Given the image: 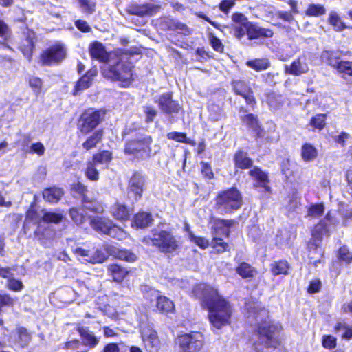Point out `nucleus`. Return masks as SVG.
I'll return each instance as SVG.
<instances>
[{
  "label": "nucleus",
  "mask_w": 352,
  "mask_h": 352,
  "mask_svg": "<svg viewBox=\"0 0 352 352\" xmlns=\"http://www.w3.org/2000/svg\"><path fill=\"white\" fill-rule=\"evenodd\" d=\"M64 193L63 188L52 186L43 189L42 197L46 202L54 204H57L62 199Z\"/></svg>",
  "instance_id": "nucleus-28"
},
{
  "label": "nucleus",
  "mask_w": 352,
  "mask_h": 352,
  "mask_svg": "<svg viewBox=\"0 0 352 352\" xmlns=\"http://www.w3.org/2000/svg\"><path fill=\"white\" fill-rule=\"evenodd\" d=\"M90 57L93 60L106 63L109 60V54L106 51L104 45L98 41L91 42L89 47Z\"/></svg>",
  "instance_id": "nucleus-24"
},
{
  "label": "nucleus",
  "mask_w": 352,
  "mask_h": 352,
  "mask_svg": "<svg viewBox=\"0 0 352 352\" xmlns=\"http://www.w3.org/2000/svg\"><path fill=\"white\" fill-rule=\"evenodd\" d=\"M336 70L340 74L352 76V61L342 60Z\"/></svg>",
  "instance_id": "nucleus-58"
},
{
  "label": "nucleus",
  "mask_w": 352,
  "mask_h": 352,
  "mask_svg": "<svg viewBox=\"0 0 352 352\" xmlns=\"http://www.w3.org/2000/svg\"><path fill=\"white\" fill-rule=\"evenodd\" d=\"M241 96L244 98L248 106H250L252 109L255 107L256 104V100L254 94V91L252 88Z\"/></svg>",
  "instance_id": "nucleus-64"
},
{
  "label": "nucleus",
  "mask_w": 352,
  "mask_h": 352,
  "mask_svg": "<svg viewBox=\"0 0 352 352\" xmlns=\"http://www.w3.org/2000/svg\"><path fill=\"white\" fill-rule=\"evenodd\" d=\"M106 111L103 109L87 108L79 116L76 122L77 130L82 135H88L102 123Z\"/></svg>",
  "instance_id": "nucleus-7"
},
{
  "label": "nucleus",
  "mask_w": 352,
  "mask_h": 352,
  "mask_svg": "<svg viewBox=\"0 0 352 352\" xmlns=\"http://www.w3.org/2000/svg\"><path fill=\"white\" fill-rule=\"evenodd\" d=\"M112 216L117 220L126 222L130 219L131 210L125 204L116 203L112 206Z\"/></svg>",
  "instance_id": "nucleus-30"
},
{
  "label": "nucleus",
  "mask_w": 352,
  "mask_h": 352,
  "mask_svg": "<svg viewBox=\"0 0 352 352\" xmlns=\"http://www.w3.org/2000/svg\"><path fill=\"white\" fill-rule=\"evenodd\" d=\"M71 191L74 193L75 197L81 199V203L82 204H87L91 202V199L87 196V193L89 192L87 186L83 184L80 182L74 183L71 186Z\"/></svg>",
  "instance_id": "nucleus-35"
},
{
  "label": "nucleus",
  "mask_w": 352,
  "mask_h": 352,
  "mask_svg": "<svg viewBox=\"0 0 352 352\" xmlns=\"http://www.w3.org/2000/svg\"><path fill=\"white\" fill-rule=\"evenodd\" d=\"M98 72L96 68L88 69L76 82L72 94L76 96L80 91L89 89L93 84Z\"/></svg>",
  "instance_id": "nucleus-21"
},
{
  "label": "nucleus",
  "mask_w": 352,
  "mask_h": 352,
  "mask_svg": "<svg viewBox=\"0 0 352 352\" xmlns=\"http://www.w3.org/2000/svg\"><path fill=\"white\" fill-rule=\"evenodd\" d=\"M119 259L127 262H134L137 260V256L131 250L126 249L119 250L117 252Z\"/></svg>",
  "instance_id": "nucleus-59"
},
{
  "label": "nucleus",
  "mask_w": 352,
  "mask_h": 352,
  "mask_svg": "<svg viewBox=\"0 0 352 352\" xmlns=\"http://www.w3.org/2000/svg\"><path fill=\"white\" fill-rule=\"evenodd\" d=\"M166 137L168 140L175 141L177 142L184 143L192 146L196 145L195 141L188 138L186 133L184 132L171 131L166 134Z\"/></svg>",
  "instance_id": "nucleus-43"
},
{
  "label": "nucleus",
  "mask_w": 352,
  "mask_h": 352,
  "mask_svg": "<svg viewBox=\"0 0 352 352\" xmlns=\"http://www.w3.org/2000/svg\"><path fill=\"white\" fill-rule=\"evenodd\" d=\"M157 104L161 111L167 114H177L182 110V106L178 101L173 99V92L163 93L159 96Z\"/></svg>",
  "instance_id": "nucleus-17"
},
{
  "label": "nucleus",
  "mask_w": 352,
  "mask_h": 352,
  "mask_svg": "<svg viewBox=\"0 0 352 352\" xmlns=\"http://www.w3.org/2000/svg\"><path fill=\"white\" fill-rule=\"evenodd\" d=\"M326 8L323 5L310 3L305 11V15L310 17H318L326 14Z\"/></svg>",
  "instance_id": "nucleus-45"
},
{
  "label": "nucleus",
  "mask_w": 352,
  "mask_h": 352,
  "mask_svg": "<svg viewBox=\"0 0 352 352\" xmlns=\"http://www.w3.org/2000/svg\"><path fill=\"white\" fill-rule=\"evenodd\" d=\"M153 221L152 214L149 212L139 211L131 219V227L137 229H145L151 226Z\"/></svg>",
  "instance_id": "nucleus-26"
},
{
  "label": "nucleus",
  "mask_w": 352,
  "mask_h": 352,
  "mask_svg": "<svg viewBox=\"0 0 352 352\" xmlns=\"http://www.w3.org/2000/svg\"><path fill=\"white\" fill-rule=\"evenodd\" d=\"M201 303L202 308L208 311V318L212 327L220 329L231 324L232 307L217 289L212 287L205 289Z\"/></svg>",
  "instance_id": "nucleus-1"
},
{
  "label": "nucleus",
  "mask_w": 352,
  "mask_h": 352,
  "mask_svg": "<svg viewBox=\"0 0 352 352\" xmlns=\"http://www.w3.org/2000/svg\"><path fill=\"white\" fill-rule=\"evenodd\" d=\"M112 222L108 218L95 216L91 218L89 225L96 232L107 234Z\"/></svg>",
  "instance_id": "nucleus-31"
},
{
  "label": "nucleus",
  "mask_w": 352,
  "mask_h": 352,
  "mask_svg": "<svg viewBox=\"0 0 352 352\" xmlns=\"http://www.w3.org/2000/svg\"><path fill=\"white\" fill-rule=\"evenodd\" d=\"M208 223L212 236L222 234L228 238L230 236L232 228L237 223V221L234 219H223L211 215L209 217Z\"/></svg>",
  "instance_id": "nucleus-11"
},
{
  "label": "nucleus",
  "mask_w": 352,
  "mask_h": 352,
  "mask_svg": "<svg viewBox=\"0 0 352 352\" xmlns=\"http://www.w3.org/2000/svg\"><path fill=\"white\" fill-rule=\"evenodd\" d=\"M336 257L340 263L345 265L352 264V250L346 244H343L336 251Z\"/></svg>",
  "instance_id": "nucleus-38"
},
{
  "label": "nucleus",
  "mask_w": 352,
  "mask_h": 352,
  "mask_svg": "<svg viewBox=\"0 0 352 352\" xmlns=\"http://www.w3.org/2000/svg\"><path fill=\"white\" fill-rule=\"evenodd\" d=\"M67 47L62 42H56L43 50L38 56V63L41 66L58 65L66 58Z\"/></svg>",
  "instance_id": "nucleus-9"
},
{
  "label": "nucleus",
  "mask_w": 352,
  "mask_h": 352,
  "mask_svg": "<svg viewBox=\"0 0 352 352\" xmlns=\"http://www.w3.org/2000/svg\"><path fill=\"white\" fill-rule=\"evenodd\" d=\"M270 272L274 276L279 275H288L290 265L286 259H279L273 261L270 265Z\"/></svg>",
  "instance_id": "nucleus-33"
},
{
  "label": "nucleus",
  "mask_w": 352,
  "mask_h": 352,
  "mask_svg": "<svg viewBox=\"0 0 352 352\" xmlns=\"http://www.w3.org/2000/svg\"><path fill=\"white\" fill-rule=\"evenodd\" d=\"M82 342L89 347H94L99 342L98 339L91 332H89L87 327H78L76 329Z\"/></svg>",
  "instance_id": "nucleus-36"
},
{
  "label": "nucleus",
  "mask_w": 352,
  "mask_h": 352,
  "mask_svg": "<svg viewBox=\"0 0 352 352\" xmlns=\"http://www.w3.org/2000/svg\"><path fill=\"white\" fill-rule=\"evenodd\" d=\"M141 338L145 349L148 352H156L160 344L157 331L153 327H147L141 331Z\"/></svg>",
  "instance_id": "nucleus-18"
},
{
  "label": "nucleus",
  "mask_w": 352,
  "mask_h": 352,
  "mask_svg": "<svg viewBox=\"0 0 352 352\" xmlns=\"http://www.w3.org/2000/svg\"><path fill=\"white\" fill-rule=\"evenodd\" d=\"M6 287L13 292H20L24 288V285L21 280L10 277L7 280Z\"/></svg>",
  "instance_id": "nucleus-62"
},
{
  "label": "nucleus",
  "mask_w": 352,
  "mask_h": 352,
  "mask_svg": "<svg viewBox=\"0 0 352 352\" xmlns=\"http://www.w3.org/2000/svg\"><path fill=\"white\" fill-rule=\"evenodd\" d=\"M36 201H34L30 203L28 210L25 212V219L35 224H40L42 221L38 219L39 214L36 208Z\"/></svg>",
  "instance_id": "nucleus-50"
},
{
  "label": "nucleus",
  "mask_w": 352,
  "mask_h": 352,
  "mask_svg": "<svg viewBox=\"0 0 352 352\" xmlns=\"http://www.w3.org/2000/svg\"><path fill=\"white\" fill-rule=\"evenodd\" d=\"M213 208L220 215L232 214L243 205V195L236 186L221 190L214 198Z\"/></svg>",
  "instance_id": "nucleus-3"
},
{
  "label": "nucleus",
  "mask_w": 352,
  "mask_h": 352,
  "mask_svg": "<svg viewBox=\"0 0 352 352\" xmlns=\"http://www.w3.org/2000/svg\"><path fill=\"white\" fill-rule=\"evenodd\" d=\"M155 311L165 316L175 314L176 307L174 301L168 296L162 294L160 290H155Z\"/></svg>",
  "instance_id": "nucleus-19"
},
{
  "label": "nucleus",
  "mask_w": 352,
  "mask_h": 352,
  "mask_svg": "<svg viewBox=\"0 0 352 352\" xmlns=\"http://www.w3.org/2000/svg\"><path fill=\"white\" fill-rule=\"evenodd\" d=\"M210 246L216 254H221L226 252H230V245L225 241L222 238L217 236H212Z\"/></svg>",
  "instance_id": "nucleus-37"
},
{
  "label": "nucleus",
  "mask_w": 352,
  "mask_h": 352,
  "mask_svg": "<svg viewBox=\"0 0 352 352\" xmlns=\"http://www.w3.org/2000/svg\"><path fill=\"white\" fill-rule=\"evenodd\" d=\"M208 39L211 47L215 52L220 54L224 52V45L219 38L216 36L213 33L210 32L208 34Z\"/></svg>",
  "instance_id": "nucleus-54"
},
{
  "label": "nucleus",
  "mask_w": 352,
  "mask_h": 352,
  "mask_svg": "<svg viewBox=\"0 0 352 352\" xmlns=\"http://www.w3.org/2000/svg\"><path fill=\"white\" fill-rule=\"evenodd\" d=\"M28 82L33 93L36 96L42 92L43 82L41 78L36 76H29Z\"/></svg>",
  "instance_id": "nucleus-51"
},
{
  "label": "nucleus",
  "mask_w": 352,
  "mask_h": 352,
  "mask_svg": "<svg viewBox=\"0 0 352 352\" xmlns=\"http://www.w3.org/2000/svg\"><path fill=\"white\" fill-rule=\"evenodd\" d=\"M141 54V50L138 47H133L129 50H119L115 54L116 58L128 60V58L133 55Z\"/></svg>",
  "instance_id": "nucleus-56"
},
{
  "label": "nucleus",
  "mask_w": 352,
  "mask_h": 352,
  "mask_svg": "<svg viewBox=\"0 0 352 352\" xmlns=\"http://www.w3.org/2000/svg\"><path fill=\"white\" fill-rule=\"evenodd\" d=\"M104 129H99L91 132V133H89V135H88L82 142V148L85 151L96 148L98 146L102 143L104 139Z\"/></svg>",
  "instance_id": "nucleus-25"
},
{
  "label": "nucleus",
  "mask_w": 352,
  "mask_h": 352,
  "mask_svg": "<svg viewBox=\"0 0 352 352\" xmlns=\"http://www.w3.org/2000/svg\"><path fill=\"white\" fill-rule=\"evenodd\" d=\"M236 272L243 278H253L256 271L250 263L243 261L236 267Z\"/></svg>",
  "instance_id": "nucleus-42"
},
{
  "label": "nucleus",
  "mask_w": 352,
  "mask_h": 352,
  "mask_svg": "<svg viewBox=\"0 0 352 352\" xmlns=\"http://www.w3.org/2000/svg\"><path fill=\"white\" fill-rule=\"evenodd\" d=\"M307 71L308 67L302 63L301 57L294 60L289 65L285 66V72L289 75L300 76Z\"/></svg>",
  "instance_id": "nucleus-32"
},
{
  "label": "nucleus",
  "mask_w": 352,
  "mask_h": 352,
  "mask_svg": "<svg viewBox=\"0 0 352 352\" xmlns=\"http://www.w3.org/2000/svg\"><path fill=\"white\" fill-rule=\"evenodd\" d=\"M73 253L76 256H81L85 261L92 264L102 263L107 259V256L103 250L96 247L89 248L77 247L73 250Z\"/></svg>",
  "instance_id": "nucleus-16"
},
{
  "label": "nucleus",
  "mask_w": 352,
  "mask_h": 352,
  "mask_svg": "<svg viewBox=\"0 0 352 352\" xmlns=\"http://www.w3.org/2000/svg\"><path fill=\"white\" fill-rule=\"evenodd\" d=\"M64 216L62 213L51 211L43 212L41 221L46 223L58 224L63 221Z\"/></svg>",
  "instance_id": "nucleus-44"
},
{
  "label": "nucleus",
  "mask_w": 352,
  "mask_h": 352,
  "mask_svg": "<svg viewBox=\"0 0 352 352\" xmlns=\"http://www.w3.org/2000/svg\"><path fill=\"white\" fill-rule=\"evenodd\" d=\"M248 175L253 180L254 188H261L265 193H272L268 172L263 170L260 166H254L248 171Z\"/></svg>",
  "instance_id": "nucleus-15"
},
{
  "label": "nucleus",
  "mask_w": 352,
  "mask_h": 352,
  "mask_svg": "<svg viewBox=\"0 0 352 352\" xmlns=\"http://www.w3.org/2000/svg\"><path fill=\"white\" fill-rule=\"evenodd\" d=\"M145 184V175L140 171H133L128 182V195L131 196L134 201H139L142 197Z\"/></svg>",
  "instance_id": "nucleus-14"
},
{
  "label": "nucleus",
  "mask_w": 352,
  "mask_h": 352,
  "mask_svg": "<svg viewBox=\"0 0 352 352\" xmlns=\"http://www.w3.org/2000/svg\"><path fill=\"white\" fill-rule=\"evenodd\" d=\"M161 10V6L148 2L141 3L133 1L130 2L125 9L130 15L139 17L151 16L158 13Z\"/></svg>",
  "instance_id": "nucleus-12"
},
{
  "label": "nucleus",
  "mask_w": 352,
  "mask_h": 352,
  "mask_svg": "<svg viewBox=\"0 0 352 352\" xmlns=\"http://www.w3.org/2000/svg\"><path fill=\"white\" fill-rule=\"evenodd\" d=\"M349 53V52H343L338 50H325L321 54V59L326 65L336 69L337 65L342 61L340 54L346 56Z\"/></svg>",
  "instance_id": "nucleus-27"
},
{
  "label": "nucleus",
  "mask_w": 352,
  "mask_h": 352,
  "mask_svg": "<svg viewBox=\"0 0 352 352\" xmlns=\"http://www.w3.org/2000/svg\"><path fill=\"white\" fill-rule=\"evenodd\" d=\"M321 342L325 349L333 350L337 346V338L331 334L323 335Z\"/></svg>",
  "instance_id": "nucleus-57"
},
{
  "label": "nucleus",
  "mask_w": 352,
  "mask_h": 352,
  "mask_svg": "<svg viewBox=\"0 0 352 352\" xmlns=\"http://www.w3.org/2000/svg\"><path fill=\"white\" fill-rule=\"evenodd\" d=\"M246 65L256 72H261L270 68L271 63L267 58H260L248 60Z\"/></svg>",
  "instance_id": "nucleus-41"
},
{
  "label": "nucleus",
  "mask_w": 352,
  "mask_h": 352,
  "mask_svg": "<svg viewBox=\"0 0 352 352\" xmlns=\"http://www.w3.org/2000/svg\"><path fill=\"white\" fill-rule=\"evenodd\" d=\"M322 288V282L318 278H315L310 280L307 287V292L309 294H314L319 292Z\"/></svg>",
  "instance_id": "nucleus-63"
},
{
  "label": "nucleus",
  "mask_w": 352,
  "mask_h": 352,
  "mask_svg": "<svg viewBox=\"0 0 352 352\" xmlns=\"http://www.w3.org/2000/svg\"><path fill=\"white\" fill-rule=\"evenodd\" d=\"M245 31L249 40L258 38H269L274 36V32L270 28L260 27L256 23H247Z\"/></svg>",
  "instance_id": "nucleus-22"
},
{
  "label": "nucleus",
  "mask_w": 352,
  "mask_h": 352,
  "mask_svg": "<svg viewBox=\"0 0 352 352\" xmlns=\"http://www.w3.org/2000/svg\"><path fill=\"white\" fill-rule=\"evenodd\" d=\"M69 214L72 221L78 226L82 224L85 221V216L77 208H71Z\"/></svg>",
  "instance_id": "nucleus-61"
},
{
  "label": "nucleus",
  "mask_w": 352,
  "mask_h": 352,
  "mask_svg": "<svg viewBox=\"0 0 352 352\" xmlns=\"http://www.w3.org/2000/svg\"><path fill=\"white\" fill-rule=\"evenodd\" d=\"M36 41V32L26 26L22 31V37L19 42V50L28 61H31L32 59Z\"/></svg>",
  "instance_id": "nucleus-13"
},
{
  "label": "nucleus",
  "mask_w": 352,
  "mask_h": 352,
  "mask_svg": "<svg viewBox=\"0 0 352 352\" xmlns=\"http://www.w3.org/2000/svg\"><path fill=\"white\" fill-rule=\"evenodd\" d=\"M324 235L329 236V230L326 221L322 219L315 225L311 232V236L315 241L321 242Z\"/></svg>",
  "instance_id": "nucleus-40"
},
{
  "label": "nucleus",
  "mask_w": 352,
  "mask_h": 352,
  "mask_svg": "<svg viewBox=\"0 0 352 352\" xmlns=\"http://www.w3.org/2000/svg\"><path fill=\"white\" fill-rule=\"evenodd\" d=\"M113 158V153L109 150L103 149L94 153L86 162L84 173L87 179L91 182L98 181L100 173L96 166L103 165L108 167Z\"/></svg>",
  "instance_id": "nucleus-8"
},
{
  "label": "nucleus",
  "mask_w": 352,
  "mask_h": 352,
  "mask_svg": "<svg viewBox=\"0 0 352 352\" xmlns=\"http://www.w3.org/2000/svg\"><path fill=\"white\" fill-rule=\"evenodd\" d=\"M107 234L114 239L122 240L126 238V232L112 222L111 228L108 230Z\"/></svg>",
  "instance_id": "nucleus-52"
},
{
  "label": "nucleus",
  "mask_w": 352,
  "mask_h": 352,
  "mask_svg": "<svg viewBox=\"0 0 352 352\" xmlns=\"http://www.w3.org/2000/svg\"><path fill=\"white\" fill-rule=\"evenodd\" d=\"M318 156V149L311 143L305 142L300 148V157L303 162H310L315 160Z\"/></svg>",
  "instance_id": "nucleus-34"
},
{
  "label": "nucleus",
  "mask_w": 352,
  "mask_h": 352,
  "mask_svg": "<svg viewBox=\"0 0 352 352\" xmlns=\"http://www.w3.org/2000/svg\"><path fill=\"white\" fill-rule=\"evenodd\" d=\"M232 162L235 174L239 171L250 170L254 166V160L249 156L248 152L242 148H239L234 153Z\"/></svg>",
  "instance_id": "nucleus-20"
},
{
  "label": "nucleus",
  "mask_w": 352,
  "mask_h": 352,
  "mask_svg": "<svg viewBox=\"0 0 352 352\" xmlns=\"http://www.w3.org/2000/svg\"><path fill=\"white\" fill-rule=\"evenodd\" d=\"M148 240L153 247L165 254L176 252L182 246L177 236L168 230H153Z\"/></svg>",
  "instance_id": "nucleus-6"
},
{
  "label": "nucleus",
  "mask_w": 352,
  "mask_h": 352,
  "mask_svg": "<svg viewBox=\"0 0 352 352\" xmlns=\"http://www.w3.org/2000/svg\"><path fill=\"white\" fill-rule=\"evenodd\" d=\"M188 236L190 241L195 243L201 250H206L210 246V242L205 236H197L192 231L188 232Z\"/></svg>",
  "instance_id": "nucleus-49"
},
{
  "label": "nucleus",
  "mask_w": 352,
  "mask_h": 352,
  "mask_svg": "<svg viewBox=\"0 0 352 352\" xmlns=\"http://www.w3.org/2000/svg\"><path fill=\"white\" fill-rule=\"evenodd\" d=\"M232 91L236 96H241L245 94L251 87L243 80H232L230 82Z\"/></svg>",
  "instance_id": "nucleus-46"
},
{
  "label": "nucleus",
  "mask_w": 352,
  "mask_h": 352,
  "mask_svg": "<svg viewBox=\"0 0 352 352\" xmlns=\"http://www.w3.org/2000/svg\"><path fill=\"white\" fill-rule=\"evenodd\" d=\"M16 299L8 293H0V314L5 307H11L15 304Z\"/></svg>",
  "instance_id": "nucleus-55"
},
{
  "label": "nucleus",
  "mask_w": 352,
  "mask_h": 352,
  "mask_svg": "<svg viewBox=\"0 0 352 352\" xmlns=\"http://www.w3.org/2000/svg\"><path fill=\"white\" fill-rule=\"evenodd\" d=\"M133 69V66L131 62L116 58L113 64L102 69V74L105 79L111 82H118L121 87L127 88L134 80Z\"/></svg>",
  "instance_id": "nucleus-4"
},
{
  "label": "nucleus",
  "mask_w": 352,
  "mask_h": 352,
  "mask_svg": "<svg viewBox=\"0 0 352 352\" xmlns=\"http://www.w3.org/2000/svg\"><path fill=\"white\" fill-rule=\"evenodd\" d=\"M283 327L280 322L262 320L256 324L255 332L258 339L265 348L276 349L281 345L280 334Z\"/></svg>",
  "instance_id": "nucleus-5"
},
{
  "label": "nucleus",
  "mask_w": 352,
  "mask_h": 352,
  "mask_svg": "<svg viewBox=\"0 0 352 352\" xmlns=\"http://www.w3.org/2000/svg\"><path fill=\"white\" fill-rule=\"evenodd\" d=\"M327 116L325 113H318L311 117L309 120V124L314 129L322 131L326 126Z\"/></svg>",
  "instance_id": "nucleus-47"
},
{
  "label": "nucleus",
  "mask_w": 352,
  "mask_h": 352,
  "mask_svg": "<svg viewBox=\"0 0 352 352\" xmlns=\"http://www.w3.org/2000/svg\"><path fill=\"white\" fill-rule=\"evenodd\" d=\"M161 28L164 31H177L178 33L186 34L190 32L188 26L183 23L170 17H164L160 22Z\"/></svg>",
  "instance_id": "nucleus-23"
},
{
  "label": "nucleus",
  "mask_w": 352,
  "mask_h": 352,
  "mask_svg": "<svg viewBox=\"0 0 352 352\" xmlns=\"http://www.w3.org/2000/svg\"><path fill=\"white\" fill-rule=\"evenodd\" d=\"M327 22L331 25L336 32H342L349 28L346 23L342 20L340 15L335 11H331L329 14Z\"/></svg>",
  "instance_id": "nucleus-39"
},
{
  "label": "nucleus",
  "mask_w": 352,
  "mask_h": 352,
  "mask_svg": "<svg viewBox=\"0 0 352 352\" xmlns=\"http://www.w3.org/2000/svg\"><path fill=\"white\" fill-rule=\"evenodd\" d=\"M122 152L133 162H140L150 159L152 156L153 138L151 135L136 130H124Z\"/></svg>",
  "instance_id": "nucleus-2"
},
{
  "label": "nucleus",
  "mask_w": 352,
  "mask_h": 352,
  "mask_svg": "<svg viewBox=\"0 0 352 352\" xmlns=\"http://www.w3.org/2000/svg\"><path fill=\"white\" fill-rule=\"evenodd\" d=\"M107 270L113 281L118 283H121L131 272L129 270L118 263L109 264Z\"/></svg>",
  "instance_id": "nucleus-29"
},
{
  "label": "nucleus",
  "mask_w": 352,
  "mask_h": 352,
  "mask_svg": "<svg viewBox=\"0 0 352 352\" xmlns=\"http://www.w3.org/2000/svg\"><path fill=\"white\" fill-rule=\"evenodd\" d=\"M324 212V205L323 203L311 204L307 208V216L318 217L322 216Z\"/></svg>",
  "instance_id": "nucleus-53"
},
{
  "label": "nucleus",
  "mask_w": 352,
  "mask_h": 352,
  "mask_svg": "<svg viewBox=\"0 0 352 352\" xmlns=\"http://www.w3.org/2000/svg\"><path fill=\"white\" fill-rule=\"evenodd\" d=\"M179 352H199L204 346V336L200 331H190L177 336Z\"/></svg>",
  "instance_id": "nucleus-10"
},
{
  "label": "nucleus",
  "mask_w": 352,
  "mask_h": 352,
  "mask_svg": "<svg viewBox=\"0 0 352 352\" xmlns=\"http://www.w3.org/2000/svg\"><path fill=\"white\" fill-rule=\"evenodd\" d=\"M201 173L203 177L208 179L211 180L214 178V174L212 168V166L209 162H201Z\"/></svg>",
  "instance_id": "nucleus-60"
},
{
  "label": "nucleus",
  "mask_w": 352,
  "mask_h": 352,
  "mask_svg": "<svg viewBox=\"0 0 352 352\" xmlns=\"http://www.w3.org/2000/svg\"><path fill=\"white\" fill-rule=\"evenodd\" d=\"M241 120L242 123L251 131L261 124L258 116L252 113L241 116Z\"/></svg>",
  "instance_id": "nucleus-48"
}]
</instances>
